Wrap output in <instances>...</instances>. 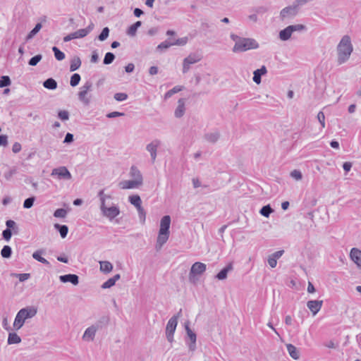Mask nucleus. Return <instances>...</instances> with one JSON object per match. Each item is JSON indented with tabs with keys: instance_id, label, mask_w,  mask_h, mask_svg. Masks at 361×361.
Wrapping results in <instances>:
<instances>
[{
	"instance_id": "obj_36",
	"label": "nucleus",
	"mask_w": 361,
	"mask_h": 361,
	"mask_svg": "<svg viewBox=\"0 0 361 361\" xmlns=\"http://www.w3.org/2000/svg\"><path fill=\"white\" fill-rule=\"evenodd\" d=\"M52 51L54 54V57L57 61H62L65 59V54L61 51L57 47H53L51 48Z\"/></svg>"
},
{
	"instance_id": "obj_21",
	"label": "nucleus",
	"mask_w": 361,
	"mask_h": 361,
	"mask_svg": "<svg viewBox=\"0 0 361 361\" xmlns=\"http://www.w3.org/2000/svg\"><path fill=\"white\" fill-rule=\"evenodd\" d=\"M97 331V329L93 325L88 327L85 330V331L83 334V336H82L83 339L88 340V341H93Z\"/></svg>"
},
{
	"instance_id": "obj_9",
	"label": "nucleus",
	"mask_w": 361,
	"mask_h": 361,
	"mask_svg": "<svg viewBox=\"0 0 361 361\" xmlns=\"http://www.w3.org/2000/svg\"><path fill=\"white\" fill-rule=\"evenodd\" d=\"M300 8L293 4L283 8L280 12V18L283 20L286 18H294L299 13Z\"/></svg>"
},
{
	"instance_id": "obj_27",
	"label": "nucleus",
	"mask_w": 361,
	"mask_h": 361,
	"mask_svg": "<svg viewBox=\"0 0 361 361\" xmlns=\"http://www.w3.org/2000/svg\"><path fill=\"white\" fill-rule=\"evenodd\" d=\"M81 60L79 56H74L71 60L70 71L73 72L78 70L81 66Z\"/></svg>"
},
{
	"instance_id": "obj_34",
	"label": "nucleus",
	"mask_w": 361,
	"mask_h": 361,
	"mask_svg": "<svg viewBox=\"0 0 361 361\" xmlns=\"http://www.w3.org/2000/svg\"><path fill=\"white\" fill-rule=\"evenodd\" d=\"M130 176L135 179V180H140V181L142 183V176L140 171V170L135 166H131L130 168Z\"/></svg>"
},
{
	"instance_id": "obj_53",
	"label": "nucleus",
	"mask_w": 361,
	"mask_h": 361,
	"mask_svg": "<svg viewBox=\"0 0 361 361\" xmlns=\"http://www.w3.org/2000/svg\"><path fill=\"white\" fill-rule=\"evenodd\" d=\"M72 35L74 39L82 38L87 36L84 29H80L72 32Z\"/></svg>"
},
{
	"instance_id": "obj_37",
	"label": "nucleus",
	"mask_w": 361,
	"mask_h": 361,
	"mask_svg": "<svg viewBox=\"0 0 361 361\" xmlns=\"http://www.w3.org/2000/svg\"><path fill=\"white\" fill-rule=\"evenodd\" d=\"M12 249L9 245H4L1 250V255L3 258L8 259L11 257Z\"/></svg>"
},
{
	"instance_id": "obj_19",
	"label": "nucleus",
	"mask_w": 361,
	"mask_h": 361,
	"mask_svg": "<svg viewBox=\"0 0 361 361\" xmlns=\"http://www.w3.org/2000/svg\"><path fill=\"white\" fill-rule=\"evenodd\" d=\"M350 257L351 259L357 264L359 268H361V250L357 248L353 247L350 250Z\"/></svg>"
},
{
	"instance_id": "obj_42",
	"label": "nucleus",
	"mask_w": 361,
	"mask_h": 361,
	"mask_svg": "<svg viewBox=\"0 0 361 361\" xmlns=\"http://www.w3.org/2000/svg\"><path fill=\"white\" fill-rule=\"evenodd\" d=\"M18 172V169L16 166H13L11 168L9 169V170L4 173V178L7 180H10L12 177L16 174Z\"/></svg>"
},
{
	"instance_id": "obj_55",
	"label": "nucleus",
	"mask_w": 361,
	"mask_h": 361,
	"mask_svg": "<svg viewBox=\"0 0 361 361\" xmlns=\"http://www.w3.org/2000/svg\"><path fill=\"white\" fill-rule=\"evenodd\" d=\"M114 98L118 102H123L127 99L128 94L123 92H118L114 94Z\"/></svg>"
},
{
	"instance_id": "obj_52",
	"label": "nucleus",
	"mask_w": 361,
	"mask_h": 361,
	"mask_svg": "<svg viewBox=\"0 0 361 361\" xmlns=\"http://www.w3.org/2000/svg\"><path fill=\"white\" fill-rule=\"evenodd\" d=\"M58 117L61 121H68L69 119V112L66 110H60L58 112Z\"/></svg>"
},
{
	"instance_id": "obj_45",
	"label": "nucleus",
	"mask_w": 361,
	"mask_h": 361,
	"mask_svg": "<svg viewBox=\"0 0 361 361\" xmlns=\"http://www.w3.org/2000/svg\"><path fill=\"white\" fill-rule=\"evenodd\" d=\"M80 79H81V77H80V74H78V73L73 74L71 75V80H70L71 86H72V87L77 86L79 84Z\"/></svg>"
},
{
	"instance_id": "obj_38",
	"label": "nucleus",
	"mask_w": 361,
	"mask_h": 361,
	"mask_svg": "<svg viewBox=\"0 0 361 361\" xmlns=\"http://www.w3.org/2000/svg\"><path fill=\"white\" fill-rule=\"evenodd\" d=\"M42 24L40 23H37L34 28L28 33V35L26 37V40H29L32 39L35 35L38 33V32L42 28Z\"/></svg>"
},
{
	"instance_id": "obj_23",
	"label": "nucleus",
	"mask_w": 361,
	"mask_h": 361,
	"mask_svg": "<svg viewBox=\"0 0 361 361\" xmlns=\"http://www.w3.org/2000/svg\"><path fill=\"white\" fill-rule=\"evenodd\" d=\"M292 34L293 32L288 25L279 32V36L281 40L287 41L291 37Z\"/></svg>"
},
{
	"instance_id": "obj_16",
	"label": "nucleus",
	"mask_w": 361,
	"mask_h": 361,
	"mask_svg": "<svg viewBox=\"0 0 361 361\" xmlns=\"http://www.w3.org/2000/svg\"><path fill=\"white\" fill-rule=\"evenodd\" d=\"M323 305V300H309L307 303V306L309 310L312 312L313 315H315L322 308Z\"/></svg>"
},
{
	"instance_id": "obj_63",
	"label": "nucleus",
	"mask_w": 361,
	"mask_h": 361,
	"mask_svg": "<svg viewBox=\"0 0 361 361\" xmlns=\"http://www.w3.org/2000/svg\"><path fill=\"white\" fill-rule=\"evenodd\" d=\"M22 149L20 143L16 142L12 146V152L15 154H17L20 152Z\"/></svg>"
},
{
	"instance_id": "obj_49",
	"label": "nucleus",
	"mask_w": 361,
	"mask_h": 361,
	"mask_svg": "<svg viewBox=\"0 0 361 361\" xmlns=\"http://www.w3.org/2000/svg\"><path fill=\"white\" fill-rule=\"evenodd\" d=\"M137 209L138 212V216H139L140 221L143 224H145V219H146V212L142 206H140V207H137Z\"/></svg>"
},
{
	"instance_id": "obj_48",
	"label": "nucleus",
	"mask_w": 361,
	"mask_h": 361,
	"mask_svg": "<svg viewBox=\"0 0 361 361\" xmlns=\"http://www.w3.org/2000/svg\"><path fill=\"white\" fill-rule=\"evenodd\" d=\"M35 201V197H30L25 200L23 202V207L25 209H30L33 206V204Z\"/></svg>"
},
{
	"instance_id": "obj_18",
	"label": "nucleus",
	"mask_w": 361,
	"mask_h": 361,
	"mask_svg": "<svg viewBox=\"0 0 361 361\" xmlns=\"http://www.w3.org/2000/svg\"><path fill=\"white\" fill-rule=\"evenodd\" d=\"M267 73V69L265 66H262L260 68L255 70L253 72V81L259 85L262 82V76L266 75Z\"/></svg>"
},
{
	"instance_id": "obj_2",
	"label": "nucleus",
	"mask_w": 361,
	"mask_h": 361,
	"mask_svg": "<svg viewBox=\"0 0 361 361\" xmlns=\"http://www.w3.org/2000/svg\"><path fill=\"white\" fill-rule=\"evenodd\" d=\"M171 216L169 215L164 216L160 221V228L155 245L156 250L158 251L161 249L162 246L167 242L170 235Z\"/></svg>"
},
{
	"instance_id": "obj_26",
	"label": "nucleus",
	"mask_w": 361,
	"mask_h": 361,
	"mask_svg": "<svg viewBox=\"0 0 361 361\" xmlns=\"http://www.w3.org/2000/svg\"><path fill=\"white\" fill-rule=\"evenodd\" d=\"M21 342V338L15 332H9L7 343L8 345L18 344Z\"/></svg>"
},
{
	"instance_id": "obj_40",
	"label": "nucleus",
	"mask_w": 361,
	"mask_h": 361,
	"mask_svg": "<svg viewBox=\"0 0 361 361\" xmlns=\"http://www.w3.org/2000/svg\"><path fill=\"white\" fill-rule=\"evenodd\" d=\"M116 58V56L114 53L112 52H107L105 56H104V60H103V63L104 65H109L111 63H113V61H114Z\"/></svg>"
},
{
	"instance_id": "obj_8",
	"label": "nucleus",
	"mask_w": 361,
	"mask_h": 361,
	"mask_svg": "<svg viewBox=\"0 0 361 361\" xmlns=\"http://www.w3.org/2000/svg\"><path fill=\"white\" fill-rule=\"evenodd\" d=\"M92 87V83L90 81H87L82 87L80 88V91L78 92V99L80 102H82L85 105H88L90 102L89 98H87V94L88 91L91 90Z\"/></svg>"
},
{
	"instance_id": "obj_43",
	"label": "nucleus",
	"mask_w": 361,
	"mask_h": 361,
	"mask_svg": "<svg viewBox=\"0 0 361 361\" xmlns=\"http://www.w3.org/2000/svg\"><path fill=\"white\" fill-rule=\"evenodd\" d=\"M11 84V80L9 76L3 75L0 78V87H6Z\"/></svg>"
},
{
	"instance_id": "obj_60",
	"label": "nucleus",
	"mask_w": 361,
	"mask_h": 361,
	"mask_svg": "<svg viewBox=\"0 0 361 361\" xmlns=\"http://www.w3.org/2000/svg\"><path fill=\"white\" fill-rule=\"evenodd\" d=\"M6 228H8L10 230L14 229V228H16L18 230V226L16 225V223L11 219L7 220L6 221Z\"/></svg>"
},
{
	"instance_id": "obj_54",
	"label": "nucleus",
	"mask_w": 361,
	"mask_h": 361,
	"mask_svg": "<svg viewBox=\"0 0 361 361\" xmlns=\"http://www.w3.org/2000/svg\"><path fill=\"white\" fill-rule=\"evenodd\" d=\"M268 8L264 6H257L252 8L256 14H264L268 11Z\"/></svg>"
},
{
	"instance_id": "obj_13",
	"label": "nucleus",
	"mask_w": 361,
	"mask_h": 361,
	"mask_svg": "<svg viewBox=\"0 0 361 361\" xmlns=\"http://www.w3.org/2000/svg\"><path fill=\"white\" fill-rule=\"evenodd\" d=\"M142 183L140 181V180H124L121 183H119V187L122 189H131V188H138L139 186L142 185Z\"/></svg>"
},
{
	"instance_id": "obj_50",
	"label": "nucleus",
	"mask_w": 361,
	"mask_h": 361,
	"mask_svg": "<svg viewBox=\"0 0 361 361\" xmlns=\"http://www.w3.org/2000/svg\"><path fill=\"white\" fill-rule=\"evenodd\" d=\"M290 28L291 29L292 32H302L305 31L307 30V27L305 25L302 24H296V25H289Z\"/></svg>"
},
{
	"instance_id": "obj_17",
	"label": "nucleus",
	"mask_w": 361,
	"mask_h": 361,
	"mask_svg": "<svg viewBox=\"0 0 361 361\" xmlns=\"http://www.w3.org/2000/svg\"><path fill=\"white\" fill-rule=\"evenodd\" d=\"M185 99L180 98L178 101V106L174 111V116L176 118H180L183 116L185 112Z\"/></svg>"
},
{
	"instance_id": "obj_57",
	"label": "nucleus",
	"mask_w": 361,
	"mask_h": 361,
	"mask_svg": "<svg viewBox=\"0 0 361 361\" xmlns=\"http://www.w3.org/2000/svg\"><path fill=\"white\" fill-rule=\"evenodd\" d=\"M12 235V231L8 228H6L2 232V237L6 241H9L11 240Z\"/></svg>"
},
{
	"instance_id": "obj_31",
	"label": "nucleus",
	"mask_w": 361,
	"mask_h": 361,
	"mask_svg": "<svg viewBox=\"0 0 361 361\" xmlns=\"http://www.w3.org/2000/svg\"><path fill=\"white\" fill-rule=\"evenodd\" d=\"M100 264V270L104 273H109L113 269V265L111 262L108 261H101Z\"/></svg>"
},
{
	"instance_id": "obj_5",
	"label": "nucleus",
	"mask_w": 361,
	"mask_h": 361,
	"mask_svg": "<svg viewBox=\"0 0 361 361\" xmlns=\"http://www.w3.org/2000/svg\"><path fill=\"white\" fill-rule=\"evenodd\" d=\"M178 324L177 317H172L169 320L166 327V336L169 342L173 341V335Z\"/></svg>"
},
{
	"instance_id": "obj_33",
	"label": "nucleus",
	"mask_w": 361,
	"mask_h": 361,
	"mask_svg": "<svg viewBox=\"0 0 361 361\" xmlns=\"http://www.w3.org/2000/svg\"><path fill=\"white\" fill-rule=\"evenodd\" d=\"M128 201L131 204L134 205L136 208L142 206V200L138 195H130L128 197Z\"/></svg>"
},
{
	"instance_id": "obj_46",
	"label": "nucleus",
	"mask_w": 361,
	"mask_h": 361,
	"mask_svg": "<svg viewBox=\"0 0 361 361\" xmlns=\"http://www.w3.org/2000/svg\"><path fill=\"white\" fill-rule=\"evenodd\" d=\"M42 54H37L32 57L29 61L28 64L31 66H35L37 65V63L42 60Z\"/></svg>"
},
{
	"instance_id": "obj_30",
	"label": "nucleus",
	"mask_w": 361,
	"mask_h": 361,
	"mask_svg": "<svg viewBox=\"0 0 361 361\" xmlns=\"http://www.w3.org/2000/svg\"><path fill=\"white\" fill-rule=\"evenodd\" d=\"M184 87L180 85H176L164 94V99L166 100L171 97L174 94L178 93L183 90Z\"/></svg>"
},
{
	"instance_id": "obj_22",
	"label": "nucleus",
	"mask_w": 361,
	"mask_h": 361,
	"mask_svg": "<svg viewBox=\"0 0 361 361\" xmlns=\"http://www.w3.org/2000/svg\"><path fill=\"white\" fill-rule=\"evenodd\" d=\"M109 322V317L108 316L101 317L93 326L97 329H102L106 327Z\"/></svg>"
},
{
	"instance_id": "obj_24",
	"label": "nucleus",
	"mask_w": 361,
	"mask_h": 361,
	"mask_svg": "<svg viewBox=\"0 0 361 361\" xmlns=\"http://www.w3.org/2000/svg\"><path fill=\"white\" fill-rule=\"evenodd\" d=\"M287 350L290 356L294 360H298L300 357V353L296 347L290 343L286 345Z\"/></svg>"
},
{
	"instance_id": "obj_6",
	"label": "nucleus",
	"mask_w": 361,
	"mask_h": 361,
	"mask_svg": "<svg viewBox=\"0 0 361 361\" xmlns=\"http://www.w3.org/2000/svg\"><path fill=\"white\" fill-rule=\"evenodd\" d=\"M100 209L102 214L109 219V220L114 219L115 217L119 215L120 209L117 206H111L109 207H106L105 204H100Z\"/></svg>"
},
{
	"instance_id": "obj_35",
	"label": "nucleus",
	"mask_w": 361,
	"mask_h": 361,
	"mask_svg": "<svg viewBox=\"0 0 361 361\" xmlns=\"http://www.w3.org/2000/svg\"><path fill=\"white\" fill-rule=\"evenodd\" d=\"M219 137L220 135L219 133H207L204 135L205 140L211 143L216 142Z\"/></svg>"
},
{
	"instance_id": "obj_62",
	"label": "nucleus",
	"mask_w": 361,
	"mask_h": 361,
	"mask_svg": "<svg viewBox=\"0 0 361 361\" xmlns=\"http://www.w3.org/2000/svg\"><path fill=\"white\" fill-rule=\"evenodd\" d=\"M73 140H74L73 135L71 133H67L65 136L63 143L69 144V143L73 142Z\"/></svg>"
},
{
	"instance_id": "obj_32",
	"label": "nucleus",
	"mask_w": 361,
	"mask_h": 361,
	"mask_svg": "<svg viewBox=\"0 0 361 361\" xmlns=\"http://www.w3.org/2000/svg\"><path fill=\"white\" fill-rule=\"evenodd\" d=\"M142 22L141 21H137L134 24L131 25L128 30L127 34L129 36L133 37L136 35L137 29L141 26Z\"/></svg>"
},
{
	"instance_id": "obj_3",
	"label": "nucleus",
	"mask_w": 361,
	"mask_h": 361,
	"mask_svg": "<svg viewBox=\"0 0 361 361\" xmlns=\"http://www.w3.org/2000/svg\"><path fill=\"white\" fill-rule=\"evenodd\" d=\"M37 312V308L35 307H27L23 308L17 313L14 322L13 329L16 331L19 330L24 324L27 319H30L36 315Z\"/></svg>"
},
{
	"instance_id": "obj_20",
	"label": "nucleus",
	"mask_w": 361,
	"mask_h": 361,
	"mask_svg": "<svg viewBox=\"0 0 361 361\" xmlns=\"http://www.w3.org/2000/svg\"><path fill=\"white\" fill-rule=\"evenodd\" d=\"M233 269L232 263L228 264L224 268H223L215 277L218 280H224L227 278L228 273Z\"/></svg>"
},
{
	"instance_id": "obj_25",
	"label": "nucleus",
	"mask_w": 361,
	"mask_h": 361,
	"mask_svg": "<svg viewBox=\"0 0 361 361\" xmlns=\"http://www.w3.org/2000/svg\"><path fill=\"white\" fill-rule=\"evenodd\" d=\"M43 252H44L43 250H38L35 251L32 254V257L35 260H37V261H38V262H41V263H42V264H44L45 265H47V266H50L49 262L48 260H47L45 258L42 257V255L43 254Z\"/></svg>"
},
{
	"instance_id": "obj_14",
	"label": "nucleus",
	"mask_w": 361,
	"mask_h": 361,
	"mask_svg": "<svg viewBox=\"0 0 361 361\" xmlns=\"http://www.w3.org/2000/svg\"><path fill=\"white\" fill-rule=\"evenodd\" d=\"M59 279L62 283H71L74 286H77L79 283V277L74 274L61 275Z\"/></svg>"
},
{
	"instance_id": "obj_7",
	"label": "nucleus",
	"mask_w": 361,
	"mask_h": 361,
	"mask_svg": "<svg viewBox=\"0 0 361 361\" xmlns=\"http://www.w3.org/2000/svg\"><path fill=\"white\" fill-rule=\"evenodd\" d=\"M206 264L197 262H195L190 269V273H189V279L190 281H194V277L195 275H201L206 271Z\"/></svg>"
},
{
	"instance_id": "obj_11",
	"label": "nucleus",
	"mask_w": 361,
	"mask_h": 361,
	"mask_svg": "<svg viewBox=\"0 0 361 361\" xmlns=\"http://www.w3.org/2000/svg\"><path fill=\"white\" fill-rule=\"evenodd\" d=\"M52 176H57L59 179L69 180L71 178V174L65 166H61L53 169Z\"/></svg>"
},
{
	"instance_id": "obj_61",
	"label": "nucleus",
	"mask_w": 361,
	"mask_h": 361,
	"mask_svg": "<svg viewBox=\"0 0 361 361\" xmlns=\"http://www.w3.org/2000/svg\"><path fill=\"white\" fill-rule=\"evenodd\" d=\"M125 115L123 112L113 111L106 114V117L109 118H113L118 116H123Z\"/></svg>"
},
{
	"instance_id": "obj_10",
	"label": "nucleus",
	"mask_w": 361,
	"mask_h": 361,
	"mask_svg": "<svg viewBox=\"0 0 361 361\" xmlns=\"http://www.w3.org/2000/svg\"><path fill=\"white\" fill-rule=\"evenodd\" d=\"M201 60V57L195 54H190L183 59V73H186L190 68V65L194 64Z\"/></svg>"
},
{
	"instance_id": "obj_4",
	"label": "nucleus",
	"mask_w": 361,
	"mask_h": 361,
	"mask_svg": "<svg viewBox=\"0 0 361 361\" xmlns=\"http://www.w3.org/2000/svg\"><path fill=\"white\" fill-rule=\"evenodd\" d=\"M259 47L257 42L252 38H243L236 42L233 48V52H243L250 49H255Z\"/></svg>"
},
{
	"instance_id": "obj_28",
	"label": "nucleus",
	"mask_w": 361,
	"mask_h": 361,
	"mask_svg": "<svg viewBox=\"0 0 361 361\" xmlns=\"http://www.w3.org/2000/svg\"><path fill=\"white\" fill-rule=\"evenodd\" d=\"M43 86L46 89L54 90L57 88V82L52 78H49L44 81Z\"/></svg>"
},
{
	"instance_id": "obj_12",
	"label": "nucleus",
	"mask_w": 361,
	"mask_h": 361,
	"mask_svg": "<svg viewBox=\"0 0 361 361\" xmlns=\"http://www.w3.org/2000/svg\"><path fill=\"white\" fill-rule=\"evenodd\" d=\"M160 145L161 141L156 139L146 146V149L150 153L152 163H154L156 160L157 149Z\"/></svg>"
},
{
	"instance_id": "obj_1",
	"label": "nucleus",
	"mask_w": 361,
	"mask_h": 361,
	"mask_svg": "<svg viewBox=\"0 0 361 361\" xmlns=\"http://www.w3.org/2000/svg\"><path fill=\"white\" fill-rule=\"evenodd\" d=\"M336 49L338 55L337 63L341 65L350 59L353 51V47L350 36L344 35L337 45Z\"/></svg>"
},
{
	"instance_id": "obj_39",
	"label": "nucleus",
	"mask_w": 361,
	"mask_h": 361,
	"mask_svg": "<svg viewBox=\"0 0 361 361\" xmlns=\"http://www.w3.org/2000/svg\"><path fill=\"white\" fill-rule=\"evenodd\" d=\"M274 212V209L271 207V206L269 204H267V205H264L263 206L260 211H259V213L261 215H262L263 216H265V217H269V215Z\"/></svg>"
},
{
	"instance_id": "obj_15",
	"label": "nucleus",
	"mask_w": 361,
	"mask_h": 361,
	"mask_svg": "<svg viewBox=\"0 0 361 361\" xmlns=\"http://www.w3.org/2000/svg\"><path fill=\"white\" fill-rule=\"evenodd\" d=\"M185 331L187 333L188 336L189 337L190 340V343L189 344V349L192 351L195 350L196 348V339L197 336L196 334L194 333L190 328L188 324H186L185 325Z\"/></svg>"
},
{
	"instance_id": "obj_47",
	"label": "nucleus",
	"mask_w": 361,
	"mask_h": 361,
	"mask_svg": "<svg viewBox=\"0 0 361 361\" xmlns=\"http://www.w3.org/2000/svg\"><path fill=\"white\" fill-rule=\"evenodd\" d=\"M67 215V211L65 209H57L54 212V216L56 218H65Z\"/></svg>"
},
{
	"instance_id": "obj_44",
	"label": "nucleus",
	"mask_w": 361,
	"mask_h": 361,
	"mask_svg": "<svg viewBox=\"0 0 361 361\" xmlns=\"http://www.w3.org/2000/svg\"><path fill=\"white\" fill-rule=\"evenodd\" d=\"M171 46H173L172 41L165 40L157 47V50L161 51L169 49Z\"/></svg>"
},
{
	"instance_id": "obj_29",
	"label": "nucleus",
	"mask_w": 361,
	"mask_h": 361,
	"mask_svg": "<svg viewBox=\"0 0 361 361\" xmlns=\"http://www.w3.org/2000/svg\"><path fill=\"white\" fill-rule=\"evenodd\" d=\"M54 226L55 229H56L59 232L61 237L62 238H65L67 236L68 232V227L66 225L55 224Z\"/></svg>"
},
{
	"instance_id": "obj_41",
	"label": "nucleus",
	"mask_w": 361,
	"mask_h": 361,
	"mask_svg": "<svg viewBox=\"0 0 361 361\" xmlns=\"http://www.w3.org/2000/svg\"><path fill=\"white\" fill-rule=\"evenodd\" d=\"M109 28L108 27H105L102 29L101 33L97 37V38L101 42L105 41L109 35Z\"/></svg>"
},
{
	"instance_id": "obj_59",
	"label": "nucleus",
	"mask_w": 361,
	"mask_h": 361,
	"mask_svg": "<svg viewBox=\"0 0 361 361\" xmlns=\"http://www.w3.org/2000/svg\"><path fill=\"white\" fill-rule=\"evenodd\" d=\"M317 119L322 128L325 127V115L322 111H319L317 114Z\"/></svg>"
},
{
	"instance_id": "obj_51",
	"label": "nucleus",
	"mask_w": 361,
	"mask_h": 361,
	"mask_svg": "<svg viewBox=\"0 0 361 361\" xmlns=\"http://www.w3.org/2000/svg\"><path fill=\"white\" fill-rule=\"evenodd\" d=\"M188 41V37H184L181 38H178L177 39H174V41H172L173 46L177 45V46H184L187 44Z\"/></svg>"
},
{
	"instance_id": "obj_64",
	"label": "nucleus",
	"mask_w": 361,
	"mask_h": 361,
	"mask_svg": "<svg viewBox=\"0 0 361 361\" xmlns=\"http://www.w3.org/2000/svg\"><path fill=\"white\" fill-rule=\"evenodd\" d=\"M90 61H91V63H96L99 61V54H98L97 50H94L92 52Z\"/></svg>"
},
{
	"instance_id": "obj_56",
	"label": "nucleus",
	"mask_w": 361,
	"mask_h": 361,
	"mask_svg": "<svg viewBox=\"0 0 361 361\" xmlns=\"http://www.w3.org/2000/svg\"><path fill=\"white\" fill-rule=\"evenodd\" d=\"M98 197L100 199L101 204H105L106 199H111V195L104 194V190H101L98 192Z\"/></svg>"
},
{
	"instance_id": "obj_58",
	"label": "nucleus",
	"mask_w": 361,
	"mask_h": 361,
	"mask_svg": "<svg viewBox=\"0 0 361 361\" xmlns=\"http://www.w3.org/2000/svg\"><path fill=\"white\" fill-rule=\"evenodd\" d=\"M115 283H116L114 281V280L111 278H110L106 281H105L102 285L101 287L103 289L110 288L111 287L114 286L115 285Z\"/></svg>"
}]
</instances>
